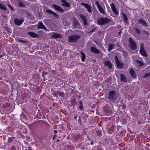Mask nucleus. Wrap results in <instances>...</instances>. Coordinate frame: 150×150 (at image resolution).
Instances as JSON below:
<instances>
[{"instance_id":"nucleus-51","label":"nucleus","mask_w":150,"mask_h":150,"mask_svg":"<svg viewBox=\"0 0 150 150\" xmlns=\"http://www.w3.org/2000/svg\"><path fill=\"white\" fill-rule=\"evenodd\" d=\"M149 115H150V110H149Z\"/></svg>"},{"instance_id":"nucleus-36","label":"nucleus","mask_w":150,"mask_h":150,"mask_svg":"<svg viewBox=\"0 0 150 150\" xmlns=\"http://www.w3.org/2000/svg\"><path fill=\"white\" fill-rule=\"evenodd\" d=\"M96 133L98 135H100L101 134V132L99 130L96 131Z\"/></svg>"},{"instance_id":"nucleus-20","label":"nucleus","mask_w":150,"mask_h":150,"mask_svg":"<svg viewBox=\"0 0 150 150\" xmlns=\"http://www.w3.org/2000/svg\"><path fill=\"white\" fill-rule=\"evenodd\" d=\"M28 34L34 38H35L38 36V35L35 33L29 32L28 33Z\"/></svg>"},{"instance_id":"nucleus-46","label":"nucleus","mask_w":150,"mask_h":150,"mask_svg":"<svg viewBox=\"0 0 150 150\" xmlns=\"http://www.w3.org/2000/svg\"><path fill=\"white\" fill-rule=\"evenodd\" d=\"M90 144H91V145H93V142H90Z\"/></svg>"},{"instance_id":"nucleus-22","label":"nucleus","mask_w":150,"mask_h":150,"mask_svg":"<svg viewBox=\"0 0 150 150\" xmlns=\"http://www.w3.org/2000/svg\"><path fill=\"white\" fill-rule=\"evenodd\" d=\"M37 25V28H46L42 23L41 22H39Z\"/></svg>"},{"instance_id":"nucleus-19","label":"nucleus","mask_w":150,"mask_h":150,"mask_svg":"<svg viewBox=\"0 0 150 150\" xmlns=\"http://www.w3.org/2000/svg\"><path fill=\"white\" fill-rule=\"evenodd\" d=\"M130 74L131 76L133 78H136L135 73L134 71L132 68H131L129 71Z\"/></svg>"},{"instance_id":"nucleus-8","label":"nucleus","mask_w":150,"mask_h":150,"mask_svg":"<svg viewBox=\"0 0 150 150\" xmlns=\"http://www.w3.org/2000/svg\"><path fill=\"white\" fill-rule=\"evenodd\" d=\"M44 11V12H47L48 13L53 15L54 17L57 18H58V15L50 9H45Z\"/></svg>"},{"instance_id":"nucleus-21","label":"nucleus","mask_w":150,"mask_h":150,"mask_svg":"<svg viewBox=\"0 0 150 150\" xmlns=\"http://www.w3.org/2000/svg\"><path fill=\"white\" fill-rule=\"evenodd\" d=\"M120 80L121 81H122L124 82L127 81V80L125 77V75L123 74H120Z\"/></svg>"},{"instance_id":"nucleus-9","label":"nucleus","mask_w":150,"mask_h":150,"mask_svg":"<svg viewBox=\"0 0 150 150\" xmlns=\"http://www.w3.org/2000/svg\"><path fill=\"white\" fill-rule=\"evenodd\" d=\"M51 37L52 38L54 39L57 38H61L62 36L60 34L55 33H52V34L51 35Z\"/></svg>"},{"instance_id":"nucleus-26","label":"nucleus","mask_w":150,"mask_h":150,"mask_svg":"<svg viewBox=\"0 0 150 150\" xmlns=\"http://www.w3.org/2000/svg\"><path fill=\"white\" fill-rule=\"evenodd\" d=\"M115 46L114 44H110L109 45V47L108 48V51H111L113 48V46Z\"/></svg>"},{"instance_id":"nucleus-6","label":"nucleus","mask_w":150,"mask_h":150,"mask_svg":"<svg viewBox=\"0 0 150 150\" xmlns=\"http://www.w3.org/2000/svg\"><path fill=\"white\" fill-rule=\"evenodd\" d=\"M95 4L98 10L100 13L103 14H106V12L104 11L103 8L99 4L98 1H96L95 2Z\"/></svg>"},{"instance_id":"nucleus-14","label":"nucleus","mask_w":150,"mask_h":150,"mask_svg":"<svg viewBox=\"0 0 150 150\" xmlns=\"http://www.w3.org/2000/svg\"><path fill=\"white\" fill-rule=\"evenodd\" d=\"M79 16L82 20L83 22V24L84 25H87V23L86 17L84 15H83V14H80L79 15Z\"/></svg>"},{"instance_id":"nucleus-2","label":"nucleus","mask_w":150,"mask_h":150,"mask_svg":"<svg viewBox=\"0 0 150 150\" xmlns=\"http://www.w3.org/2000/svg\"><path fill=\"white\" fill-rule=\"evenodd\" d=\"M116 92L114 91H110L108 95V99L111 101H114L117 99Z\"/></svg>"},{"instance_id":"nucleus-50","label":"nucleus","mask_w":150,"mask_h":150,"mask_svg":"<svg viewBox=\"0 0 150 150\" xmlns=\"http://www.w3.org/2000/svg\"><path fill=\"white\" fill-rule=\"evenodd\" d=\"M81 118V117L80 116H79V119H80Z\"/></svg>"},{"instance_id":"nucleus-49","label":"nucleus","mask_w":150,"mask_h":150,"mask_svg":"<svg viewBox=\"0 0 150 150\" xmlns=\"http://www.w3.org/2000/svg\"><path fill=\"white\" fill-rule=\"evenodd\" d=\"M144 33H145L147 34H148V35H149V33L148 32H146V31H144Z\"/></svg>"},{"instance_id":"nucleus-38","label":"nucleus","mask_w":150,"mask_h":150,"mask_svg":"<svg viewBox=\"0 0 150 150\" xmlns=\"http://www.w3.org/2000/svg\"><path fill=\"white\" fill-rule=\"evenodd\" d=\"M56 135V134H55L54 135L53 138L52 139L53 140H54L55 139Z\"/></svg>"},{"instance_id":"nucleus-53","label":"nucleus","mask_w":150,"mask_h":150,"mask_svg":"<svg viewBox=\"0 0 150 150\" xmlns=\"http://www.w3.org/2000/svg\"><path fill=\"white\" fill-rule=\"evenodd\" d=\"M2 55H0V58H1V57H2Z\"/></svg>"},{"instance_id":"nucleus-42","label":"nucleus","mask_w":150,"mask_h":150,"mask_svg":"<svg viewBox=\"0 0 150 150\" xmlns=\"http://www.w3.org/2000/svg\"><path fill=\"white\" fill-rule=\"evenodd\" d=\"M95 29H93L91 31H90V32H93L94 30Z\"/></svg>"},{"instance_id":"nucleus-55","label":"nucleus","mask_w":150,"mask_h":150,"mask_svg":"<svg viewBox=\"0 0 150 150\" xmlns=\"http://www.w3.org/2000/svg\"><path fill=\"white\" fill-rule=\"evenodd\" d=\"M77 136H78L79 137V136H79V135Z\"/></svg>"},{"instance_id":"nucleus-24","label":"nucleus","mask_w":150,"mask_h":150,"mask_svg":"<svg viewBox=\"0 0 150 150\" xmlns=\"http://www.w3.org/2000/svg\"><path fill=\"white\" fill-rule=\"evenodd\" d=\"M6 7L5 6L0 3V9L5 11L6 10Z\"/></svg>"},{"instance_id":"nucleus-34","label":"nucleus","mask_w":150,"mask_h":150,"mask_svg":"<svg viewBox=\"0 0 150 150\" xmlns=\"http://www.w3.org/2000/svg\"><path fill=\"white\" fill-rule=\"evenodd\" d=\"M7 5L11 9V10H13V8L11 5L7 4Z\"/></svg>"},{"instance_id":"nucleus-32","label":"nucleus","mask_w":150,"mask_h":150,"mask_svg":"<svg viewBox=\"0 0 150 150\" xmlns=\"http://www.w3.org/2000/svg\"><path fill=\"white\" fill-rule=\"evenodd\" d=\"M112 11L115 15H117L118 13L116 8L114 9V10H112Z\"/></svg>"},{"instance_id":"nucleus-56","label":"nucleus","mask_w":150,"mask_h":150,"mask_svg":"<svg viewBox=\"0 0 150 150\" xmlns=\"http://www.w3.org/2000/svg\"><path fill=\"white\" fill-rule=\"evenodd\" d=\"M149 23H150V21H149Z\"/></svg>"},{"instance_id":"nucleus-41","label":"nucleus","mask_w":150,"mask_h":150,"mask_svg":"<svg viewBox=\"0 0 150 150\" xmlns=\"http://www.w3.org/2000/svg\"><path fill=\"white\" fill-rule=\"evenodd\" d=\"M122 30H120V32H119L118 33V34H119V35L120 36V34H121V32Z\"/></svg>"},{"instance_id":"nucleus-48","label":"nucleus","mask_w":150,"mask_h":150,"mask_svg":"<svg viewBox=\"0 0 150 150\" xmlns=\"http://www.w3.org/2000/svg\"><path fill=\"white\" fill-rule=\"evenodd\" d=\"M54 132L55 133V134H56V133H57V131L56 130H54Z\"/></svg>"},{"instance_id":"nucleus-1","label":"nucleus","mask_w":150,"mask_h":150,"mask_svg":"<svg viewBox=\"0 0 150 150\" xmlns=\"http://www.w3.org/2000/svg\"><path fill=\"white\" fill-rule=\"evenodd\" d=\"M98 23L100 25H104L111 21V20L106 17H101L97 19Z\"/></svg>"},{"instance_id":"nucleus-25","label":"nucleus","mask_w":150,"mask_h":150,"mask_svg":"<svg viewBox=\"0 0 150 150\" xmlns=\"http://www.w3.org/2000/svg\"><path fill=\"white\" fill-rule=\"evenodd\" d=\"M122 14L123 15V19L125 21L126 23H127V20L128 19V18L126 16V15L124 13H122Z\"/></svg>"},{"instance_id":"nucleus-28","label":"nucleus","mask_w":150,"mask_h":150,"mask_svg":"<svg viewBox=\"0 0 150 150\" xmlns=\"http://www.w3.org/2000/svg\"><path fill=\"white\" fill-rule=\"evenodd\" d=\"M137 63L139 64V66L141 67L143 65V63L141 61H140L139 60L136 61Z\"/></svg>"},{"instance_id":"nucleus-57","label":"nucleus","mask_w":150,"mask_h":150,"mask_svg":"<svg viewBox=\"0 0 150 150\" xmlns=\"http://www.w3.org/2000/svg\"><path fill=\"white\" fill-rule=\"evenodd\" d=\"M25 150H27V149H25Z\"/></svg>"},{"instance_id":"nucleus-29","label":"nucleus","mask_w":150,"mask_h":150,"mask_svg":"<svg viewBox=\"0 0 150 150\" xmlns=\"http://www.w3.org/2000/svg\"><path fill=\"white\" fill-rule=\"evenodd\" d=\"M57 93L59 96L62 97H63L64 96V93L62 92L58 91Z\"/></svg>"},{"instance_id":"nucleus-11","label":"nucleus","mask_w":150,"mask_h":150,"mask_svg":"<svg viewBox=\"0 0 150 150\" xmlns=\"http://www.w3.org/2000/svg\"><path fill=\"white\" fill-rule=\"evenodd\" d=\"M81 5L84 6L87 10L89 13H91L92 11L91 7L90 6L87 4L84 3H81Z\"/></svg>"},{"instance_id":"nucleus-7","label":"nucleus","mask_w":150,"mask_h":150,"mask_svg":"<svg viewBox=\"0 0 150 150\" xmlns=\"http://www.w3.org/2000/svg\"><path fill=\"white\" fill-rule=\"evenodd\" d=\"M140 53L143 56L145 57L147 56V55L146 52L144 50V45L143 44H142L140 47Z\"/></svg>"},{"instance_id":"nucleus-40","label":"nucleus","mask_w":150,"mask_h":150,"mask_svg":"<svg viewBox=\"0 0 150 150\" xmlns=\"http://www.w3.org/2000/svg\"><path fill=\"white\" fill-rule=\"evenodd\" d=\"M79 108L80 109H81L82 108V105H81L79 106Z\"/></svg>"},{"instance_id":"nucleus-13","label":"nucleus","mask_w":150,"mask_h":150,"mask_svg":"<svg viewBox=\"0 0 150 150\" xmlns=\"http://www.w3.org/2000/svg\"><path fill=\"white\" fill-rule=\"evenodd\" d=\"M17 2L18 4V6L19 7H25V3L26 2L24 0H23V1L22 0H18Z\"/></svg>"},{"instance_id":"nucleus-47","label":"nucleus","mask_w":150,"mask_h":150,"mask_svg":"<svg viewBox=\"0 0 150 150\" xmlns=\"http://www.w3.org/2000/svg\"><path fill=\"white\" fill-rule=\"evenodd\" d=\"M79 103L80 104V105H82V102L81 101H80L79 102Z\"/></svg>"},{"instance_id":"nucleus-12","label":"nucleus","mask_w":150,"mask_h":150,"mask_svg":"<svg viewBox=\"0 0 150 150\" xmlns=\"http://www.w3.org/2000/svg\"><path fill=\"white\" fill-rule=\"evenodd\" d=\"M14 23L15 24L18 25H20L23 22V20L22 19H19L18 18L14 19Z\"/></svg>"},{"instance_id":"nucleus-3","label":"nucleus","mask_w":150,"mask_h":150,"mask_svg":"<svg viewBox=\"0 0 150 150\" xmlns=\"http://www.w3.org/2000/svg\"><path fill=\"white\" fill-rule=\"evenodd\" d=\"M81 36L79 35H69L68 37V41L69 42H75L78 40Z\"/></svg>"},{"instance_id":"nucleus-54","label":"nucleus","mask_w":150,"mask_h":150,"mask_svg":"<svg viewBox=\"0 0 150 150\" xmlns=\"http://www.w3.org/2000/svg\"><path fill=\"white\" fill-rule=\"evenodd\" d=\"M73 91V90L72 89L71 90V91Z\"/></svg>"},{"instance_id":"nucleus-15","label":"nucleus","mask_w":150,"mask_h":150,"mask_svg":"<svg viewBox=\"0 0 150 150\" xmlns=\"http://www.w3.org/2000/svg\"><path fill=\"white\" fill-rule=\"evenodd\" d=\"M90 50L91 52L94 53L98 54L100 53L99 50L94 47H91Z\"/></svg>"},{"instance_id":"nucleus-44","label":"nucleus","mask_w":150,"mask_h":150,"mask_svg":"<svg viewBox=\"0 0 150 150\" xmlns=\"http://www.w3.org/2000/svg\"><path fill=\"white\" fill-rule=\"evenodd\" d=\"M32 148L30 147L28 148V150H32Z\"/></svg>"},{"instance_id":"nucleus-35","label":"nucleus","mask_w":150,"mask_h":150,"mask_svg":"<svg viewBox=\"0 0 150 150\" xmlns=\"http://www.w3.org/2000/svg\"><path fill=\"white\" fill-rule=\"evenodd\" d=\"M135 31L138 34H139L140 31L138 29H135Z\"/></svg>"},{"instance_id":"nucleus-45","label":"nucleus","mask_w":150,"mask_h":150,"mask_svg":"<svg viewBox=\"0 0 150 150\" xmlns=\"http://www.w3.org/2000/svg\"><path fill=\"white\" fill-rule=\"evenodd\" d=\"M77 117V116H75L74 117V118L75 119H76Z\"/></svg>"},{"instance_id":"nucleus-33","label":"nucleus","mask_w":150,"mask_h":150,"mask_svg":"<svg viewBox=\"0 0 150 150\" xmlns=\"http://www.w3.org/2000/svg\"><path fill=\"white\" fill-rule=\"evenodd\" d=\"M149 76H150V72H149V73L146 74L144 76V77L146 78L147 77H148Z\"/></svg>"},{"instance_id":"nucleus-52","label":"nucleus","mask_w":150,"mask_h":150,"mask_svg":"<svg viewBox=\"0 0 150 150\" xmlns=\"http://www.w3.org/2000/svg\"><path fill=\"white\" fill-rule=\"evenodd\" d=\"M44 29L45 30H47V29L45 28V29Z\"/></svg>"},{"instance_id":"nucleus-23","label":"nucleus","mask_w":150,"mask_h":150,"mask_svg":"<svg viewBox=\"0 0 150 150\" xmlns=\"http://www.w3.org/2000/svg\"><path fill=\"white\" fill-rule=\"evenodd\" d=\"M73 23L75 26L78 25H79V21L75 18L73 19Z\"/></svg>"},{"instance_id":"nucleus-31","label":"nucleus","mask_w":150,"mask_h":150,"mask_svg":"<svg viewBox=\"0 0 150 150\" xmlns=\"http://www.w3.org/2000/svg\"><path fill=\"white\" fill-rule=\"evenodd\" d=\"M17 40L20 42H25L27 43L28 42V41L26 40H23L20 39H18Z\"/></svg>"},{"instance_id":"nucleus-5","label":"nucleus","mask_w":150,"mask_h":150,"mask_svg":"<svg viewBox=\"0 0 150 150\" xmlns=\"http://www.w3.org/2000/svg\"><path fill=\"white\" fill-rule=\"evenodd\" d=\"M115 59L117 68L121 69L124 66V64L118 59L117 57L116 56H115Z\"/></svg>"},{"instance_id":"nucleus-18","label":"nucleus","mask_w":150,"mask_h":150,"mask_svg":"<svg viewBox=\"0 0 150 150\" xmlns=\"http://www.w3.org/2000/svg\"><path fill=\"white\" fill-rule=\"evenodd\" d=\"M138 22L142 24L144 27H145L147 26L146 22L142 19L138 20Z\"/></svg>"},{"instance_id":"nucleus-37","label":"nucleus","mask_w":150,"mask_h":150,"mask_svg":"<svg viewBox=\"0 0 150 150\" xmlns=\"http://www.w3.org/2000/svg\"><path fill=\"white\" fill-rule=\"evenodd\" d=\"M11 150H16V148L14 146H12L11 148Z\"/></svg>"},{"instance_id":"nucleus-17","label":"nucleus","mask_w":150,"mask_h":150,"mask_svg":"<svg viewBox=\"0 0 150 150\" xmlns=\"http://www.w3.org/2000/svg\"><path fill=\"white\" fill-rule=\"evenodd\" d=\"M104 64L105 66H108L109 69H111L112 68V64L109 61H105L104 63Z\"/></svg>"},{"instance_id":"nucleus-27","label":"nucleus","mask_w":150,"mask_h":150,"mask_svg":"<svg viewBox=\"0 0 150 150\" xmlns=\"http://www.w3.org/2000/svg\"><path fill=\"white\" fill-rule=\"evenodd\" d=\"M81 54L82 55L81 60L82 61H84L85 58V56L84 53L82 52H81Z\"/></svg>"},{"instance_id":"nucleus-39","label":"nucleus","mask_w":150,"mask_h":150,"mask_svg":"<svg viewBox=\"0 0 150 150\" xmlns=\"http://www.w3.org/2000/svg\"><path fill=\"white\" fill-rule=\"evenodd\" d=\"M12 138H9L8 139V141L10 142H11L12 141Z\"/></svg>"},{"instance_id":"nucleus-16","label":"nucleus","mask_w":150,"mask_h":150,"mask_svg":"<svg viewBox=\"0 0 150 150\" xmlns=\"http://www.w3.org/2000/svg\"><path fill=\"white\" fill-rule=\"evenodd\" d=\"M62 3V5L63 6H66L67 7H69L70 6L69 4L65 0H62L61 1Z\"/></svg>"},{"instance_id":"nucleus-4","label":"nucleus","mask_w":150,"mask_h":150,"mask_svg":"<svg viewBox=\"0 0 150 150\" xmlns=\"http://www.w3.org/2000/svg\"><path fill=\"white\" fill-rule=\"evenodd\" d=\"M129 42V45L130 46L132 50H135L137 49V46L135 42L132 38L130 37L128 39Z\"/></svg>"},{"instance_id":"nucleus-43","label":"nucleus","mask_w":150,"mask_h":150,"mask_svg":"<svg viewBox=\"0 0 150 150\" xmlns=\"http://www.w3.org/2000/svg\"><path fill=\"white\" fill-rule=\"evenodd\" d=\"M7 31H9L10 30V29H6Z\"/></svg>"},{"instance_id":"nucleus-10","label":"nucleus","mask_w":150,"mask_h":150,"mask_svg":"<svg viewBox=\"0 0 150 150\" xmlns=\"http://www.w3.org/2000/svg\"><path fill=\"white\" fill-rule=\"evenodd\" d=\"M52 7L56 10L61 12L63 13L64 12V10L60 6L55 4H53L52 5Z\"/></svg>"},{"instance_id":"nucleus-30","label":"nucleus","mask_w":150,"mask_h":150,"mask_svg":"<svg viewBox=\"0 0 150 150\" xmlns=\"http://www.w3.org/2000/svg\"><path fill=\"white\" fill-rule=\"evenodd\" d=\"M110 6H111L112 10H114L116 8L115 6L113 3H111V4L110 5Z\"/></svg>"}]
</instances>
